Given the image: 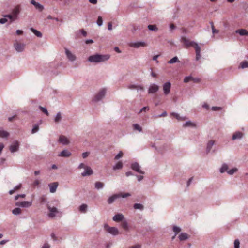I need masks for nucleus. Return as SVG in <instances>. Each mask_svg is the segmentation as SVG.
<instances>
[{"instance_id":"1","label":"nucleus","mask_w":248,"mask_h":248,"mask_svg":"<svg viewBox=\"0 0 248 248\" xmlns=\"http://www.w3.org/2000/svg\"><path fill=\"white\" fill-rule=\"evenodd\" d=\"M109 58L110 55L108 54L102 55L96 53L90 56L88 58V61L91 63H97L107 61Z\"/></svg>"},{"instance_id":"2","label":"nucleus","mask_w":248,"mask_h":248,"mask_svg":"<svg viewBox=\"0 0 248 248\" xmlns=\"http://www.w3.org/2000/svg\"><path fill=\"white\" fill-rule=\"evenodd\" d=\"M106 93V90L105 89H101L97 94L94 96L93 101V102H98L101 100L105 96Z\"/></svg>"},{"instance_id":"3","label":"nucleus","mask_w":248,"mask_h":248,"mask_svg":"<svg viewBox=\"0 0 248 248\" xmlns=\"http://www.w3.org/2000/svg\"><path fill=\"white\" fill-rule=\"evenodd\" d=\"M104 227L107 232L115 236L119 234L118 229L116 227H109L107 224H105Z\"/></svg>"},{"instance_id":"4","label":"nucleus","mask_w":248,"mask_h":248,"mask_svg":"<svg viewBox=\"0 0 248 248\" xmlns=\"http://www.w3.org/2000/svg\"><path fill=\"white\" fill-rule=\"evenodd\" d=\"M130 168L132 170L140 174H144L145 173V172L140 169L141 167L138 162L131 163Z\"/></svg>"},{"instance_id":"5","label":"nucleus","mask_w":248,"mask_h":248,"mask_svg":"<svg viewBox=\"0 0 248 248\" xmlns=\"http://www.w3.org/2000/svg\"><path fill=\"white\" fill-rule=\"evenodd\" d=\"M181 42L183 43L186 47H188L190 46H192L194 48L195 47L196 44H198L197 43L194 41L190 42L187 39H186L184 36L181 37Z\"/></svg>"},{"instance_id":"6","label":"nucleus","mask_w":248,"mask_h":248,"mask_svg":"<svg viewBox=\"0 0 248 248\" xmlns=\"http://www.w3.org/2000/svg\"><path fill=\"white\" fill-rule=\"evenodd\" d=\"M15 205L16 206L21 207L23 208H28L31 206V201H23L17 202H16Z\"/></svg>"},{"instance_id":"7","label":"nucleus","mask_w":248,"mask_h":248,"mask_svg":"<svg viewBox=\"0 0 248 248\" xmlns=\"http://www.w3.org/2000/svg\"><path fill=\"white\" fill-rule=\"evenodd\" d=\"M47 207L49 211V213L48 214L49 217L53 218L56 216L57 213H59L58 209L56 207H51L49 205H47Z\"/></svg>"},{"instance_id":"8","label":"nucleus","mask_w":248,"mask_h":248,"mask_svg":"<svg viewBox=\"0 0 248 248\" xmlns=\"http://www.w3.org/2000/svg\"><path fill=\"white\" fill-rule=\"evenodd\" d=\"M171 83L170 81L165 82L163 85V90L165 95H167L170 93Z\"/></svg>"},{"instance_id":"9","label":"nucleus","mask_w":248,"mask_h":248,"mask_svg":"<svg viewBox=\"0 0 248 248\" xmlns=\"http://www.w3.org/2000/svg\"><path fill=\"white\" fill-rule=\"evenodd\" d=\"M19 144L17 140H15L13 142L9 147V150L11 153H14L16 152L19 149Z\"/></svg>"},{"instance_id":"10","label":"nucleus","mask_w":248,"mask_h":248,"mask_svg":"<svg viewBox=\"0 0 248 248\" xmlns=\"http://www.w3.org/2000/svg\"><path fill=\"white\" fill-rule=\"evenodd\" d=\"M158 90L159 86L155 83H153L149 86L148 92L149 94L154 93H156Z\"/></svg>"},{"instance_id":"11","label":"nucleus","mask_w":248,"mask_h":248,"mask_svg":"<svg viewBox=\"0 0 248 248\" xmlns=\"http://www.w3.org/2000/svg\"><path fill=\"white\" fill-rule=\"evenodd\" d=\"M65 53L67 58L70 62H74L76 60V56L67 48H65Z\"/></svg>"},{"instance_id":"12","label":"nucleus","mask_w":248,"mask_h":248,"mask_svg":"<svg viewBox=\"0 0 248 248\" xmlns=\"http://www.w3.org/2000/svg\"><path fill=\"white\" fill-rule=\"evenodd\" d=\"M124 219V216L121 213L116 214L112 218L113 220L116 222L122 221Z\"/></svg>"},{"instance_id":"13","label":"nucleus","mask_w":248,"mask_h":248,"mask_svg":"<svg viewBox=\"0 0 248 248\" xmlns=\"http://www.w3.org/2000/svg\"><path fill=\"white\" fill-rule=\"evenodd\" d=\"M85 170L81 173V175L83 177L90 176L93 174V171L91 168L89 166H87L84 169Z\"/></svg>"},{"instance_id":"14","label":"nucleus","mask_w":248,"mask_h":248,"mask_svg":"<svg viewBox=\"0 0 248 248\" xmlns=\"http://www.w3.org/2000/svg\"><path fill=\"white\" fill-rule=\"evenodd\" d=\"M190 80H192L195 83L199 82L200 81V79L198 78H193L191 76H186L184 78V82L185 83H187Z\"/></svg>"},{"instance_id":"15","label":"nucleus","mask_w":248,"mask_h":248,"mask_svg":"<svg viewBox=\"0 0 248 248\" xmlns=\"http://www.w3.org/2000/svg\"><path fill=\"white\" fill-rule=\"evenodd\" d=\"M31 3L33 5L35 8L40 12H41L44 10V8L43 5H41L39 2L35 1L34 0H31Z\"/></svg>"},{"instance_id":"16","label":"nucleus","mask_w":248,"mask_h":248,"mask_svg":"<svg viewBox=\"0 0 248 248\" xmlns=\"http://www.w3.org/2000/svg\"><path fill=\"white\" fill-rule=\"evenodd\" d=\"M119 198V196L118 194H114L110 196L107 200V203L108 204H112L114 201L117 199Z\"/></svg>"},{"instance_id":"17","label":"nucleus","mask_w":248,"mask_h":248,"mask_svg":"<svg viewBox=\"0 0 248 248\" xmlns=\"http://www.w3.org/2000/svg\"><path fill=\"white\" fill-rule=\"evenodd\" d=\"M196 52V60L198 61L201 56V47L198 45V44H196L195 47H194Z\"/></svg>"},{"instance_id":"18","label":"nucleus","mask_w":248,"mask_h":248,"mask_svg":"<svg viewBox=\"0 0 248 248\" xmlns=\"http://www.w3.org/2000/svg\"><path fill=\"white\" fill-rule=\"evenodd\" d=\"M58 182H54L48 185L51 193H54L56 191V189L58 186Z\"/></svg>"},{"instance_id":"19","label":"nucleus","mask_w":248,"mask_h":248,"mask_svg":"<svg viewBox=\"0 0 248 248\" xmlns=\"http://www.w3.org/2000/svg\"><path fill=\"white\" fill-rule=\"evenodd\" d=\"M14 46L16 51L18 52H21L24 49V45L21 43H16Z\"/></svg>"},{"instance_id":"20","label":"nucleus","mask_w":248,"mask_h":248,"mask_svg":"<svg viewBox=\"0 0 248 248\" xmlns=\"http://www.w3.org/2000/svg\"><path fill=\"white\" fill-rule=\"evenodd\" d=\"M71 155V153L68 150L64 149L62 150L59 154V156L61 157H68Z\"/></svg>"},{"instance_id":"21","label":"nucleus","mask_w":248,"mask_h":248,"mask_svg":"<svg viewBox=\"0 0 248 248\" xmlns=\"http://www.w3.org/2000/svg\"><path fill=\"white\" fill-rule=\"evenodd\" d=\"M243 136V134L240 131H237L233 134L232 137V140H236L238 139H241Z\"/></svg>"},{"instance_id":"22","label":"nucleus","mask_w":248,"mask_h":248,"mask_svg":"<svg viewBox=\"0 0 248 248\" xmlns=\"http://www.w3.org/2000/svg\"><path fill=\"white\" fill-rule=\"evenodd\" d=\"M215 144V141L214 140H211L210 141H208V142L207 143V146H206V154H208L212 147L213 146V145H214Z\"/></svg>"},{"instance_id":"23","label":"nucleus","mask_w":248,"mask_h":248,"mask_svg":"<svg viewBox=\"0 0 248 248\" xmlns=\"http://www.w3.org/2000/svg\"><path fill=\"white\" fill-rule=\"evenodd\" d=\"M145 46L146 43L143 41L135 42L132 44L131 45V46L135 48H138L140 46Z\"/></svg>"},{"instance_id":"24","label":"nucleus","mask_w":248,"mask_h":248,"mask_svg":"<svg viewBox=\"0 0 248 248\" xmlns=\"http://www.w3.org/2000/svg\"><path fill=\"white\" fill-rule=\"evenodd\" d=\"M235 32L241 36H248V31L244 29L237 30Z\"/></svg>"},{"instance_id":"25","label":"nucleus","mask_w":248,"mask_h":248,"mask_svg":"<svg viewBox=\"0 0 248 248\" xmlns=\"http://www.w3.org/2000/svg\"><path fill=\"white\" fill-rule=\"evenodd\" d=\"M59 140L63 145H67L69 142L67 138L63 135L60 136Z\"/></svg>"},{"instance_id":"26","label":"nucleus","mask_w":248,"mask_h":248,"mask_svg":"<svg viewBox=\"0 0 248 248\" xmlns=\"http://www.w3.org/2000/svg\"><path fill=\"white\" fill-rule=\"evenodd\" d=\"M170 115L174 116L179 121H182L186 119V116H181L179 114L175 112H172Z\"/></svg>"},{"instance_id":"27","label":"nucleus","mask_w":248,"mask_h":248,"mask_svg":"<svg viewBox=\"0 0 248 248\" xmlns=\"http://www.w3.org/2000/svg\"><path fill=\"white\" fill-rule=\"evenodd\" d=\"M178 238L180 241H185L188 239L189 236L188 234L186 232H181Z\"/></svg>"},{"instance_id":"28","label":"nucleus","mask_w":248,"mask_h":248,"mask_svg":"<svg viewBox=\"0 0 248 248\" xmlns=\"http://www.w3.org/2000/svg\"><path fill=\"white\" fill-rule=\"evenodd\" d=\"M62 119V114L61 112H58L54 118V122L56 123H60Z\"/></svg>"},{"instance_id":"29","label":"nucleus","mask_w":248,"mask_h":248,"mask_svg":"<svg viewBox=\"0 0 248 248\" xmlns=\"http://www.w3.org/2000/svg\"><path fill=\"white\" fill-rule=\"evenodd\" d=\"M183 126L184 127H195L196 126V125L195 124L191 122L190 121H188L183 124Z\"/></svg>"},{"instance_id":"30","label":"nucleus","mask_w":248,"mask_h":248,"mask_svg":"<svg viewBox=\"0 0 248 248\" xmlns=\"http://www.w3.org/2000/svg\"><path fill=\"white\" fill-rule=\"evenodd\" d=\"M95 188L99 190L102 189L104 186V184L100 182H96L94 184Z\"/></svg>"},{"instance_id":"31","label":"nucleus","mask_w":248,"mask_h":248,"mask_svg":"<svg viewBox=\"0 0 248 248\" xmlns=\"http://www.w3.org/2000/svg\"><path fill=\"white\" fill-rule=\"evenodd\" d=\"M121 226L122 227V228L125 230V231H128L129 230V227H128V222L127 221H126V220L125 219H124L123 221H122V224H121Z\"/></svg>"},{"instance_id":"32","label":"nucleus","mask_w":248,"mask_h":248,"mask_svg":"<svg viewBox=\"0 0 248 248\" xmlns=\"http://www.w3.org/2000/svg\"><path fill=\"white\" fill-rule=\"evenodd\" d=\"M30 30L38 37H42V33L40 31L34 29L33 28H31Z\"/></svg>"},{"instance_id":"33","label":"nucleus","mask_w":248,"mask_h":248,"mask_svg":"<svg viewBox=\"0 0 248 248\" xmlns=\"http://www.w3.org/2000/svg\"><path fill=\"white\" fill-rule=\"evenodd\" d=\"M228 169V167L227 164L223 163L221 167L220 168L219 171L220 173H223L226 171Z\"/></svg>"},{"instance_id":"34","label":"nucleus","mask_w":248,"mask_h":248,"mask_svg":"<svg viewBox=\"0 0 248 248\" xmlns=\"http://www.w3.org/2000/svg\"><path fill=\"white\" fill-rule=\"evenodd\" d=\"M123 165L122 162H119L116 165L113 166V170H117L121 169L123 168Z\"/></svg>"},{"instance_id":"35","label":"nucleus","mask_w":248,"mask_h":248,"mask_svg":"<svg viewBox=\"0 0 248 248\" xmlns=\"http://www.w3.org/2000/svg\"><path fill=\"white\" fill-rule=\"evenodd\" d=\"M88 206L86 204H82L79 206V211L82 213H86L87 210Z\"/></svg>"},{"instance_id":"36","label":"nucleus","mask_w":248,"mask_h":248,"mask_svg":"<svg viewBox=\"0 0 248 248\" xmlns=\"http://www.w3.org/2000/svg\"><path fill=\"white\" fill-rule=\"evenodd\" d=\"M39 130V126L38 124H35L33 126L31 130V133L34 134L37 132Z\"/></svg>"},{"instance_id":"37","label":"nucleus","mask_w":248,"mask_h":248,"mask_svg":"<svg viewBox=\"0 0 248 248\" xmlns=\"http://www.w3.org/2000/svg\"><path fill=\"white\" fill-rule=\"evenodd\" d=\"M133 207L135 209H140V210H143L144 209L143 205L140 203H135Z\"/></svg>"},{"instance_id":"38","label":"nucleus","mask_w":248,"mask_h":248,"mask_svg":"<svg viewBox=\"0 0 248 248\" xmlns=\"http://www.w3.org/2000/svg\"><path fill=\"white\" fill-rule=\"evenodd\" d=\"M133 127L134 130H138L140 132H141L142 131V127L138 124H133Z\"/></svg>"},{"instance_id":"39","label":"nucleus","mask_w":248,"mask_h":248,"mask_svg":"<svg viewBox=\"0 0 248 248\" xmlns=\"http://www.w3.org/2000/svg\"><path fill=\"white\" fill-rule=\"evenodd\" d=\"M21 213V210L20 208L17 207L12 210V213L15 215H19Z\"/></svg>"},{"instance_id":"40","label":"nucleus","mask_w":248,"mask_h":248,"mask_svg":"<svg viewBox=\"0 0 248 248\" xmlns=\"http://www.w3.org/2000/svg\"><path fill=\"white\" fill-rule=\"evenodd\" d=\"M148 28L150 31H157L158 29L156 25H149L148 26Z\"/></svg>"},{"instance_id":"41","label":"nucleus","mask_w":248,"mask_h":248,"mask_svg":"<svg viewBox=\"0 0 248 248\" xmlns=\"http://www.w3.org/2000/svg\"><path fill=\"white\" fill-rule=\"evenodd\" d=\"M9 136V133L4 130H0V137L2 138H6Z\"/></svg>"},{"instance_id":"42","label":"nucleus","mask_w":248,"mask_h":248,"mask_svg":"<svg viewBox=\"0 0 248 248\" xmlns=\"http://www.w3.org/2000/svg\"><path fill=\"white\" fill-rule=\"evenodd\" d=\"M177 62H179L178 58L177 56H175L171 59L169 61H168V63L170 64H172L175 63Z\"/></svg>"},{"instance_id":"43","label":"nucleus","mask_w":248,"mask_h":248,"mask_svg":"<svg viewBox=\"0 0 248 248\" xmlns=\"http://www.w3.org/2000/svg\"><path fill=\"white\" fill-rule=\"evenodd\" d=\"M39 108L40 110H41L44 113L46 114L47 116L49 115V113L46 108L39 106Z\"/></svg>"},{"instance_id":"44","label":"nucleus","mask_w":248,"mask_h":248,"mask_svg":"<svg viewBox=\"0 0 248 248\" xmlns=\"http://www.w3.org/2000/svg\"><path fill=\"white\" fill-rule=\"evenodd\" d=\"M238 169L236 168H232L230 170L228 171H227V172L228 174L232 175H233L235 172L237 171Z\"/></svg>"},{"instance_id":"45","label":"nucleus","mask_w":248,"mask_h":248,"mask_svg":"<svg viewBox=\"0 0 248 248\" xmlns=\"http://www.w3.org/2000/svg\"><path fill=\"white\" fill-rule=\"evenodd\" d=\"M210 24H211V26L212 33L213 34L217 33L218 32V30H216L215 28L214 23L212 21H211L210 22Z\"/></svg>"},{"instance_id":"46","label":"nucleus","mask_w":248,"mask_h":248,"mask_svg":"<svg viewBox=\"0 0 248 248\" xmlns=\"http://www.w3.org/2000/svg\"><path fill=\"white\" fill-rule=\"evenodd\" d=\"M181 228L179 227L176 226H174L173 227V231L175 232V235H177V234L181 231Z\"/></svg>"},{"instance_id":"47","label":"nucleus","mask_w":248,"mask_h":248,"mask_svg":"<svg viewBox=\"0 0 248 248\" xmlns=\"http://www.w3.org/2000/svg\"><path fill=\"white\" fill-rule=\"evenodd\" d=\"M241 67L243 69L248 67V62L244 61L241 63Z\"/></svg>"},{"instance_id":"48","label":"nucleus","mask_w":248,"mask_h":248,"mask_svg":"<svg viewBox=\"0 0 248 248\" xmlns=\"http://www.w3.org/2000/svg\"><path fill=\"white\" fill-rule=\"evenodd\" d=\"M96 23L98 26H101L103 24V19L101 16H99L98 17Z\"/></svg>"},{"instance_id":"49","label":"nucleus","mask_w":248,"mask_h":248,"mask_svg":"<svg viewBox=\"0 0 248 248\" xmlns=\"http://www.w3.org/2000/svg\"><path fill=\"white\" fill-rule=\"evenodd\" d=\"M119 198L122 197V198H126L127 197H129L131 196V194L129 193H126L123 194L122 193H118Z\"/></svg>"},{"instance_id":"50","label":"nucleus","mask_w":248,"mask_h":248,"mask_svg":"<svg viewBox=\"0 0 248 248\" xmlns=\"http://www.w3.org/2000/svg\"><path fill=\"white\" fill-rule=\"evenodd\" d=\"M240 241L238 239H235L234 242V248H239Z\"/></svg>"},{"instance_id":"51","label":"nucleus","mask_w":248,"mask_h":248,"mask_svg":"<svg viewBox=\"0 0 248 248\" xmlns=\"http://www.w3.org/2000/svg\"><path fill=\"white\" fill-rule=\"evenodd\" d=\"M123 153L122 151H120L119 153L115 156L114 159L115 160H118L121 158L123 156Z\"/></svg>"},{"instance_id":"52","label":"nucleus","mask_w":248,"mask_h":248,"mask_svg":"<svg viewBox=\"0 0 248 248\" xmlns=\"http://www.w3.org/2000/svg\"><path fill=\"white\" fill-rule=\"evenodd\" d=\"M137 85L136 84H130L127 86V88L130 90H136Z\"/></svg>"},{"instance_id":"53","label":"nucleus","mask_w":248,"mask_h":248,"mask_svg":"<svg viewBox=\"0 0 248 248\" xmlns=\"http://www.w3.org/2000/svg\"><path fill=\"white\" fill-rule=\"evenodd\" d=\"M26 195L25 194H18L15 197V200H17L19 198H25Z\"/></svg>"},{"instance_id":"54","label":"nucleus","mask_w":248,"mask_h":248,"mask_svg":"<svg viewBox=\"0 0 248 248\" xmlns=\"http://www.w3.org/2000/svg\"><path fill=\"white\" fill-rule=\"evenodd\" d=\"M136 90H137V91H143L144 87L142 85H137V87H136Z\"/></svg>"},{"instance_id":"55","label":"nucleus","mask_w":248,"mask_h":248,"mask_svg":"<svg viewBox=\"0 0 248 248\" xmlns=\"http://www.w3.org/2000/svg\"><path fill=\"white\" fill-rule=\"evenodd\" d=\"M4 17L9 18L11 20L10 23L12 22L14 20L13 16L11 15H6L4 16Z\"/></svg>"},{"instance_id":"56","label":"nucleus","mask_w":248,"mask_h":248,"mask_svg":"<svg viewBox=\"0 0 248 248\" xmlns=\"http://www.w3.org/2000/svg\"><path fill=\"white\" fill-rule=\"evenodd\" d=\"M149 110V107H148V106H146V107H143L140 110V111L139 112V113L143 112V111H148Z\"/></svg>"},{"instance_id":"57","label":"nucleus","mask_w":248,"mask_h":248,"mask_svg":"<svg viewBox=\"0 0 248 248\" xmlns=\"http://www.w3.org/2000/svg\"><path fill=\"white\" fill-rule=\"evenodd\" d=\"M40 181L39 180H38V179H36L33 183L32 186H39L40 185Z\"/></svg>"},{"instance_id":"58","label":"nucleus","mask_w":248,"mask_h":248,"mask_svg":"<svg viewBox=\"0 0 248 248\" xmlns=\"http://www.w3.org/2000/svg\"><path fill=\"white\" fill-rule=\"evenodd\" d=\"M211 109L213 111L220 110L221 109V108L219 107L214 106L211 108Z\"/></svg>"},{"instance_id":"59","label":"nucleus","mask_w":248,"mask_h":248,"mask_svg":"<svg viewBox=\"0 0 248 248\" xmlns=\"http://www.w3.org/2000/svg\"><path fill=\"white\" fill-rule=\"evenodd\" d=\"M7 21V19L6 18H2L0 19V23L3 24Z\"/></svg>"},{"instance_id":"60","label":"nucleus","mask_w":248,"mask_h":248,"mask_svg":"<svg viewBox=\"0 0 248 248\" xmlns=\"http://www.w3.org/2000/svg\"><path fill=\"white\" fill-rule=\"evenodd\" d=\"M90 153L88 152H84L82 153V157L83 158H86L89 155Z\"/></svg>"},{"instance_id":"61","label":"nucleus","mask_w":248,"mask_h":248,"mask_svg":"<svg viewBox=\"0 0 248 248\" xmlns=\"http://www.w3.org/2000/svg\"><path fill=\"white\" fill-rule=\"evenodd\" d=\"M87 166H86L84 163H80V164L79 165V166H78V169H82V168H84V169H85V167H87Z\"/></svg>"},{"instance_id":"62","label":"nucleus","mask_w":248,"mask_h":248,"mask_svg":"<svg viewBox=\"0 0 248 248\" xmlns=\"http://www.w3.org/2000/svg\"><path fill=\"white\" fill-rule=\"evenodd\" d=\"M159 56H160L159 55H156L154 56L153 57V60L155 61H156V62L157 63H158V61L157 60V58L159 57Z\"/></svg>"},{"instance_id":"63","label":"nucleus","mask_w":248,"mask_h":248,"mask_svg":"<svg viewBox=\"0 0 248 248\" xmlns=\"http://www.w3.org/2000/svg\"><path fill=\"white\" fill-rule=\"evenodd\" d=\"M128 248H141V245L137 244L134 246L129 247Z\"/></svg>"},{"instance_id":"64","label":"nucleus","mask_w":248,"mask_h":248,"mask_svg":"<svg viewBox=\"0 0 248 248\" xmlns=\"http://www.w3.org/2000/svg\"><path fill=\"white\" fill-rule=\"evenodd\" d=\"M42 248H50V245L48 243H45L44 244Z\"/></svg>"}]
</instances>
